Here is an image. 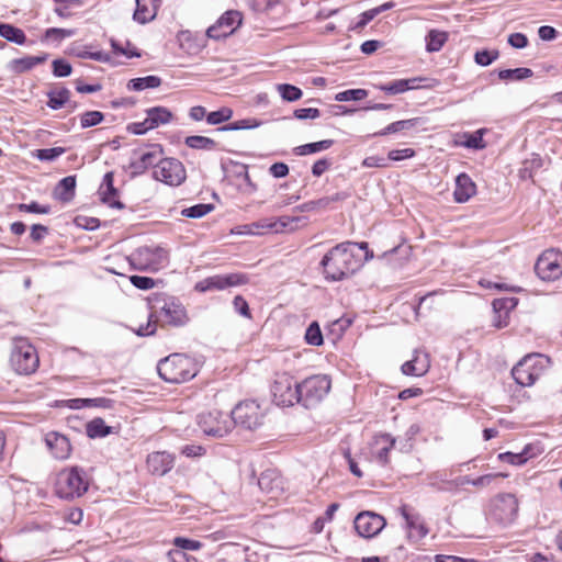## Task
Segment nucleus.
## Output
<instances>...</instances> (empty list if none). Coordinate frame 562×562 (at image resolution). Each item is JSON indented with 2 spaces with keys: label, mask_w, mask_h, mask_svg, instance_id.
I'll use <instances>...</instances> for the list:
<instances>
[{
  "label": "nucleus",
  "mask_w": 562,
  "mask_h": 562,
  "mask_svg": "<svg viewBox=\"0 0 562 562\" xmlns=\"http://www.w3.org/2000/svg\"><path fill=\"white\" fill-rule=\"evenodd\" d=\"M277 89L281 95V98L288 102H294L301 99L303 92L300 88L290 85V83H281L277 86Z\"/></svg>",
  "instance_id": "45"
},
{
  "label": "nucleus",
  "mask_w": 562,
  "mask_h": 562,
  "mask_svg": "<svg viewBox=\"0 0 562 562\" xmlns=\"http://www.w3.org/2000/svg\"><path fill=\"white\" fill-rule=\"evenodd\" d=\"M408 82L403 79H397L389 83L375 86L381 91H384L387 94H400L408 91Z\"/></svg>",
  "instance_id": "50"
},
{
  "label": "nucleus",
  "mask_w": 562,
  "mask_h": 562,
  "mask_svg": "<svg viewBox=\"0 0 562 562\" xmlns=\"http://www.w3.org/2000/svg\"><path fill=\"white\" fill-rule=\"evenodd\" d=\"M234 115L233 109L228 106H222L216 111L210 112L206 115V123L210 125H220L229 121Z\"/></svg>",
  "instance_id": "41"
},
{
  "label": "nucleus",
  "mask_w": 562,
  "mask_h": 562,
  "mask_svg": "<svg viewBox=\"0 0 562 562\" xmlns=\"http://www.w3.org/2000/svg\"><path fill=\"white\" fill-rule=\"evenodd\" d=\"M350 241L340 243L328 250L321 266L326 280L340 281L353 274L363 265L359 254L352 252Z\"/></svg>",
  "instance_id": "1"
},
{
  "label": "nucleus",
  "mask_w": 562,
  "mask_h": 562,
  "mask_svg": "<svg viewBox=\"0 0 562 562\" xmlns=\"http://www.w3.org/2000/svg\"><path fill=\"white\" fill-rule=\"evenodd\" d=\"M44 441L55 459L66 460L69 458L71 445L65 435L58 431H49L45 435Z\"/></svg>",
  "instance_id": "18"
},
{
  "label": "nucleus",
  "mask_w": 562,
  "mask_h": 562,
  "mask_svg": "<svg viewBox=\"0 0 562 562\" xmlns=\"http://www.w3.org/2000/svg\"><path fill=\"white\" fill-rule=\"evenodd\" d=\"M368 97V91L366 89H349L341 92H338L335 95V100L339 102L347 101H359Z\"/></svg>",
  "instance_id": "47"
},
{
  "label": "nucleus",
  "mask_w": 562,
  "mask_h": 562,
  "mask_svg": "<svg viewBox=\"0 0 562 562\" xmlns=\"http://www.w3.org/2000/svg\"><path fill=\"white\" fill-rule=\"evenodd\" d=\"M333 145H334L333 139H323V140L315 142V143L300 145L294 148V154L297 156H306V155L326 150V149L330 148Z\"/></svg>",
  "instance_id": "37"
},
{
  "label": "nucleus",
  "mask_w": 562,
  "mask_h": 562,
  "mask_svg": "<svg viewBox=\"0 0 562 562\" xmlns=\"http://www.w3.org/2000/svg\"><path fill=\"white\" fill-rule=\"evenodd\" d=\"M350 196L349 193L345 191L336 192L330 196H323L317 200L305 202L299 206L296 210L300 212H311L314 210H327L331 206L333 203H338L347 200Z\"/></svg>",
  "instance_id": "23"
},
{
  "label": "nucleus",
  "mask_w": 562,
  "mask_h": 562,
  "mask_svg": "<svg viewBox=\"0 0 562 562\" xmlns=\"http://www.w3.org/2000/svg\"><path fill=\"white\" fill-rule=\"evenodd\" d=\"M184 144L192 149L213 150L216 148L217 143L206 136L192 135L184 139Z\"/></svg>",
  "instance_id": "39"
},
{
  "label": "nucleus",
  "mask_w": 562,
  "mask_h": 562,
  "mask_svg": "<svg viewBox=\"0 0 562 562\" xmlns=\"http://www.w3.org/2000/svg\"><path fill=\"white\" fill-rule=\"evenodd\" d=\"M157 371L164 381L179 384L193 379L198 374V366L186 355L172 353L158 362Z\"/></svg>",
  "instance_id": "2"
},
{
  "label": "nucleus",
  "mask_w": 562,
  "mask_h": 562,
  "mask_svg": "<svg viewBox=\"0 0 562 562\" xmlns=\"http://www.w3.org/2000/svg\"><path fill=\"white\" fill-rule=\"evenodd\" d=\"M272 400L278 406L290 407L299 404V382L286 373H277L271 386Z\"/></svg>",
  "instance_id": "8"
},
{
  "label": "nucleus",
  "mask_w": 562,
  "mask_h": 562,
  "mask_svg": "<svg viewBox=\"0 0 562 562\" xmlns=\"http://www.w3.org/2000/svg\"><path fill=\"white\" fill-rule=\"evenodd\" d=\"M47 58V54H42L40 56H24L21 58L12 59L8 67L14 74H23L31 70L35 66L45 63Z\"/></svg>",
  "instance_id": "25"
},
{
  "label": "nucleus",
  "mask_w": 562,
  "mask_h": 562,
  "mask_svg": "<svg viewBox=\"0 0 562 562\" xmlns=\"http://www.w3.org/2000/svg\"><path fill=\"white\" fill-rule=\"evenodd\" d=\"M200 429L207 436L224 437L233 429L231 414L214 409L198 416Z\"/></svg>",
  "instance_id": "10"
},
{
  "label": "nucleus",
  "mask_w": 562,
  "mask_h": 562,
  "mask_svg": "<svg viewBox=\"0 0 562 562\" xmlns=\"http://www.w3.org/2000/svg\"><path fill=\"white\" fill-rule=\"evenodd\" d=\"M48 100L46 105L52 110H59L69 103L71 92L68 88L61 87L58 89L50 90L46 93Z\"/></svg>",
  "instance_id": "28"
},
{
  "label": "nucleus",
  "mask_w": 562,
  "mask_h": 562,
  "mask_svg": "<svg viewBox=\"0 0 562 562\" xmlns=\"http://www.w3.org/2000/svg\"><path fill=\"white\" fill-rule=\"evenodd\" d=\"M506 474L503 473H488L481 475L473 480L472 486L476 488H485L490 486L494 481L498 480L499 477H505Z\"/></svg>",
  "instance_id": "57"
},
{
  "label": "nucleus",
  "mask_w": 562,
  "mask_h": 562,
  "mask_svg": "<svg viewBox=\"0 0 562 562\" xmlns=\"http://www.w3.org/2000/svg\"><path fill=\"white\" fill-rule=\"evenodd\" d=\"M265 412L256 401H245L238 403L231 412V418L234 426H240L248 430H254L262 425Z\"/></svg>",
  "instance_id": "9"
},
{
  "label": "nucleus",
  "mask_w": 562,
  "mask_h": 562,
  "mask_svg": "<svg viewBox=\"0 0 562 562\" xmlns=\"http://www.w3.org/2000/svg\"><path fill=\"white\" fill-rule=\"evenodd\" d=\"M498 56L499 52L497 49H483L475 53L474 60L477 65L486 67L490 66L494 60H496Z\"/></svg>",
  "instance_id": "53"
},
{
  "label": "nucleus",
  "mask_w": 562,
  "mask_h": 562,
  "mask_svg": "<svg viewBox=\"0 0 562 562\" xmlns=\"http://www.w3.org/2000/svg\"><path fill=\"white\" fill-rule=\"evenodd\" d=\"M173 543L178 548L177 550H181V551H183V550L196 551V550L201 549V547H202V543L200 541L183 538V537L175 538Z\"/></svg>",
  "instance_id": "58"
},
{
  "label": "nucleus",
  "mask_w": 562,
  "mask_h": 562,
  "mask_svg": "<svg viewBox=\"0 0 562 562\" xmlns=\"http://www.w3.org/2000/svg\"><path fill=\"white\" fill-rule=\"evenodd\" d=\"M536 274L543 281H555L562 277V251L546 249L535 265Z\"/></svg>",
  "instance_id": "13"
},
{
  "label": "nucleus",
  "mask_w": 562,
  "mask_h": 562,
  "mask_svg": "<svg viewBox=\"0 0 562 562\" xmlns=\"http://www.w3.org/2000/svg\"><path fill=\"white\" fill-rule=\"evenodd\" d=\"M248 281V276L240 272L229 274H216L199 281L195 284L194 289L201 293L207 291H222L232 286L247 284Z\"/></svg>",
  "instance_id": "14"
},
{
  "label": "nucleus",
  "mask_w": 562,
  "mask_h": 562,
  "mask_svg": "<svg viewBox=\"0 0 562 562\" xmlns=\"http://www.w3.org/2000/svg\"><path fill=\"white\" fill-rule=\"evenodd\" d=\"M258 485L262 491L273 493L280 488V481L276 479L273 471H266L259 476Z\"/></svg>",
  "instance_id": "43"
},
{
  "label": "nucleus",
  "mask_w": 562,
  "mask_h": 562,
  "mask_svg": "<svg viewBox=\"0 0 562 562\" xmlns=\"http://www.w3.org/2000/svg\"><path fill=\"white\" fill-rule=\"evenodd\" d=\"M533 75L530 68H515V69H503L498 70L497 76L501 80H524Z\"/></svg>",
  "instance_id": "40"
},
{
  "label": "nucleus",
  "mask_w": 562,
  "mask_h": 562,
  "mask_svg": "<svg viewBox=\"0 0 562 562\" xmlns=\"http://www.w3.org/2000/svg\"><path fill=\"white\" fill-rule=\"evenodd\" d=\"M162 154V147L159 144H150L147 146L146 150H134L133 159L128 166V168L132 170V176L142 175L149 167L155 168L156 164L159 162Z\"/></svg>",
  "instance_id": "16"
},
{
  "label": "nucleus",
  "mask_w": 562,
  "mask_h": 562,
  "mask_svg": "<svg viewBox=\"0 0 562 562\" xmlns=\"http://www.w3.org/2000/svg\"><path fill=\"white\" fill-rule=\"evenodd\" d=\"M234 308L240 315L250 318V308L247 301L241 295H236L233 300Z\"/></svg>",
  "instance_id": "63"
},
{
  "label": "nucleus",
  "mask_w": 562,
  "mask_h": 562,
  "mask_svg": "<svg viewBox=\"0 0 562 562\" xmlns=\"http://www.w3.org/2000/svg\"><path fill=\"white\" fill-rule=\"evenodd\" d=\"M518 304L517 297H502L495 299L492 303L494 313L503 312L504 314L509 315L510 311H513Z\"/></svg>",
  "instance_id": "48"
},
{
  "label": "nucleus",
  "mask_w": 562,
  "mask_h": 562,
  "mask_svg": "<svg viewBox=\"0 0 562 562\" xmlns=\"http://www.w3.org/2000/svg\"><path fill=\"white\" fill-rule=\"evenodd\" d=\"M485 130H477L473 133H464L463 138L464 140L461 143L464 147L471 148V149H483L485 148L486 144L483 139Z\"/></svg>",
  "instance_id": "42"
},
{
  "label": "nucleus",
  "mask_w": 562,
  "mask_h": 562,
  "mask_svg": "<svg viewBox=\"0 0 562 562\" xmlns=\"http://www.w3.org/2000/svg\"><path fill=\"white\" fill-rule=\"evenodd\" d=\"M89 486L86 473L78 467L61 470L55 482V493L58 497L71 499L81 496Z\"/></svg>",
  "instance_id": "3"
},
{
  "label": "nucleus",
  "mask_w": 562,
  "mask_h": 562,
  "mask_svg": "<svg viewBox=\"0 0 562 562\" xmlns=\"http://www.w3.org/2000/svg\"><path fill=\"white\" fill-rule=\"evenodd\" d=\"M130 262L134 269L139 271H158L168 265L169 252L160 246H144L137 248L130 256Z\"/></svg>",
  "instance_id": "7"
},
{
  "label": "nucleus",
  "mask_w": 562,
  "mask_h": 562,
  "mask_svg": "<svg viewBox=\"0 0 562 562\" xmlns=\"http://www.w3.org/2000/svg\"><path fill=\"white\" fill-rule=\"evenodd\" d=\"M75 34L74 30L50 27L45 31V38L56 42H61L66 37H70Z\"/></svg>",
  "instance_id": "55"
},
{
  "label": "nucleus",
  "mask_w": 562,
  "mask_h": 562,
  "mask_svg": "<svg viewBox=\"0 0 562 562\" xmlns=\"http://www.w3.org/2000/svg\"><path fill=\"white\" fill-rule=\"evenodd\" d=\"M136 9L134 11L133 18L136 22L140 24L148 23L153 21L158 12V9L161 4V0H135Z\"/></svg>",
  "instance_id": "22"
},
{
  "label": "nucleus",
  "mask_w": 562,
  "mask_h": 562,
  "mask_svg": "<svg viewBox=\"0 0 562 562\" xmlns=\"http://www.w3.org/2000/svg\"><path fill=\"white\" fill-rule=\"evenodd\" d=\"M104 114L100 111H87L80 115L81 128H89L102 123Z\"/></svg>",
  "instance_id": "49"
},
{
  "label": "nucleus",
  "mask_w": 562,
  "mask_h": 562,
  "mask_svg": "<svg viewBox=\"0 0 562 562\" xmlns=\"http://www.w3.org/2000/svg\"><path fill=\"white\" fill-rule=\"evenodd\" d=\"M16 209L20 212L24 213H34V214H49L52 211L50 205H42L36 201H32L31 203H20L16 205Z\"/></svg>",
  "instance_id": "52"
},
{
  "label": "nucleus",
  "mask_w": 562,
  "mask_h": 562,
  "mask_svg": "<svg viewBox=\"0 0 562 562\" xmlns=\"http://www.w3.org/2000/svg\"><path fill=\"white\" fill-rule=\"evenodd\" d=\"M533 451V447L531 445H527L520 452L514 453L510 451L502 452L498 454V460L502 462H506L512 465H522L525 464L530 458H533L536 456Z\"/></svg>",
  "instance_id": "27"
},
{
  "label": "nucleus",
  "mask_w": 562,
  "mask_h": 562,
  "mask_svg": "<svg viewBox=\"0 0 562 562\" xmlns=\"http://www.w3.org/2000/svg\"><path fill=\"white\" fill-rule=\"evenodd\" d=\"M385 525L386 520L382 515L369 510L359 513L353 520L357 533L366 539L378 536Z\"/></svg>",
  "instance_id": "17"
},
{
  "label": "nucleus",
  "mask_w": 562,
  "mask_h": 562,
  "mask_svg": "<svg viewBox=\"0 0 562 562\" xmlns=\"http://www.w3.org/2000/svg\"><path fill=\"white\" fill-rule=\"evenodd\" d=\"M476 193V184L468 173H460L456 178L453 191L454 201L458 203L468 202Z\"/></svg>",
  "instance_id": "21"
},
{
  "label": "nucleus",
  "mask_w": 562,
  "mask_h": 562,
  "mask_svg": "<svg viewBox=\"0 0 562 562\" xmlns=\"http://www.w3.org/2000/svg\"><path fill=\"white\" fill-rule=\"evenodd\" d=\"M241 15L238 11H226L216 22V27H223L226 35H231L240 25Z\"/></svg>",
  "instance_id": "31"
},
{
  "label": "nucleus",
  "mask_w": 562,
  "mask_h": 562,
  "mask_svg": "<svg viewBox=\"0 0 562 562\" xmlns=\"http://www.w3.org/2000/svg\"><path fill=\"white\" fill-rule=\"evenodd\" d=\"M130 282L139 290H150L155 286L156 282L153 278L144 276H131Z\"/></svg>",
  "instance_id": "59"
},
{
  "label": "nucleus",
  "mask_w": 562,
  "mask_h": 562,
  "mask_svg": "<svg viewBox=\"0 0 562 562\" xmlns=\"http://www.w3.org/2000/svg\"><path fill=\"white\" fill-rule=\"evenodd\" d=\"M40 359L36 349L26 338L13 339L10 355V366L19 374L29 375L38 368Z\"/></svg>",
  "instance_id": "5"
},
{
  "label": "nucleus",
  "mask_w": 562,
  "mask_h": 562,
  "mask_svg": "<svg viewBox=\"0 0 562 562\" xmlns=\"http://www.w3.org/2000/svg\"><path fill=\"white\" fill-rule=\"evenodd\" d=\"M66 149L64 147H52L37 149L34 156L42 161H54L61 156Z\"/></svg>",
  "instance_id": "51"
},
{
  "label": "nucleus",
  "mask_w": 562,
  "mask_h": 562,
  "mask_svg": "<svg viewBox=\"0 0 562 562\" xmlns=\"http://www.w3.org/2000/svg\"><path fill=\"white\" fill-rule=\"evenodd\" d=\"M76 176H67L58 181L53 190V198L61 203L74 200L76 194Z\"/></svg>",
  "instance_id": "24"
},
{
  "label": "nucleus",
  "mask_w": 562,
  "mask_h": 562,
  "mask_svg": "<svg viewBox=\"0 0 562 562\" xmlns=\"http://www.w3.org/2000/svg\"><path fill=\"white\" fill-rule=\"evenodd\" d=\"M419 121H420L419 117L396 121V122L389 124L383 130L373 133L372 136L373 137L374 136H385V135L398 133V132H402L405 130H411V128L415 127L419 123Z\"/></svg>",
  "instance_id": "33"
},
{
  "label": "nucleus",
  "mask_w": 562,
  "mask_h": 562,
  "mask_svg": "<svg viewBox=\"0 0 562 562\" xmlns=\"http://www.w3.org/2000/svg\"><path fill=\"white\" fill-rule=\"evenodd\" d=\"M173 456L166 451H156L147 457V468L153 474L162 476L173 467Z\"/></svg>",
  "instance_id": "19"
},
{
  "label": "nucleus",
  "mask_w": 562,
  "mask_h": 562,
  "mask_svg": "<svg viewBox=\"0 0 562 562\" xmlns=\"http://www.w3.org/2000/svg\"><path fill=\"white\" fill-rule=\"evenodd\" d=\"M549 359L540 353L524 357L512 370L513 379L521 386H531L542 375Z\"/></svg>",
  "instance_id": "6"
},
{
  "label": "nucleus",
  "mask_w": 562,
  "mask_h": 562,
  "mask_svg": "<svg viewBox=\"0 0 562 562\" xmlns=\"http://www.w3.org/2000/svg\"><path fill=\"white\" fill-rule=\"evenodd\" d=\"M156 308L160 315L172 326H183L189 321L184 306L172 296H159L156 299Z\"/></svg>",
  "instance_id": "15"
},
{
  "label": "nucleus",
  "mask_w": 562,
  "mask_h": 562,
  "mask_svg": "<svg viewBox=\"0 0 562 562\" xmlns=\"http://www.w3.org/2000/svg\"><path fill=\"white\" fill-rule=\"evenodd\" d=\"M154 179L170 187H179L187 179L183 164L176 158H160L153 171Z\"/></svg>",
  "instance_id": "11"
},
{
  "label": "nucleus",
  "mask_w": 562,
  "mask_h": 562,
  "mask_svg": "<svg viewBox=\"0 0 562 562\" xmlns=\"http://www.w3.org/2000/svg\"><path fill=\"white\" fill-rule=\"evenodd\" d=\"M381 439L383 441H385L387 445L382 447L378 453H376V458L379 460L380 463H382L383 465L387 464L389 462V452L393 449L394 445H395V439L392 438L390 435L385 434L383 436H381Z\"/></svg>",
  "instance_id": "54"
},
{
  "label": "nucleus",
  "mask_w": 562,
  "mask_h": 562,
  "mask_svg": "<svg viewBox=\"0 0 562 562\" xmlns=\"http://www.w3.org/2000/svg\"><path fill=\"white\" fill-rule=\"evenodd\" d=\"M113 182V172H106L103 177V184H105L106 191L103 193L102 201L109 204L110 207L122 210L124 209V204L119 200H113V198L116 196L119 193L117 189L114 188Z\"/></svg>",
  "instance_id": "30"
},
{
  "label": "nucleus",
  "mask_w": 562,
  "mask_h": 562,
  "mask_svg": "<svg viewBox=\"0 0 562 562\" xmlns=\"http://www.w3.org/2000/svg\"><path fill=\"white\" fill-rule=\"evenodd\" d=\"M430 368V360L427 352L414 351V356L411 360L404 362L401 367L403 374L423 376Z\"/></svg>",
  "instance_id": "20"
},
{
  "label": "nucleus",
  "mask_w": 562,
  "mask_h": 562,
  "mask_svg": "<svg viewBox=\"0 0 562 562\" xmlns=\"http://www.w3.org/2000/svg\"><path fill=\"white\" fill-rule=\"evenodd\" d=\"M0 36L18 45H23L26 42L24 31L8 23H0Z\"/></svg>",
  "instance_id": "32"
},
{
  "label": "nucleus",
  "mask_w": 562,
  "mask_h": 562,
  "mask_svg": "<svg viewBox=\"0 0 562 562\" xmlns=\"http://www.w3.org/2000/svg\"><path fill=\"white\" fill-rule=\"evenodd\" d=\"M518 514V499L512 493L498 494L492 502L490 517L493 521L507 526L512 524Z\"/></svg>",
  "instance_id": "12"
},
{
  "label": "nucleus",
  "mask_w": 562,
  "mask_h": 562,
  "mask_svg": "<svg viewBox=\"0 0 562 562\" xmlns=\"http://www.w3.org/2000/svg\"><path fill=\"white\" fill-rule=\"evenodd\" d=\"M127 132L134 135H143L146 132L154 130L151 125L148 123V119L146 117L143 122H134L127 125Z\"/></svg>",
  "instance_id": "61"
},
{
  "label": "nucleus",
  "mask_w": 562,
  "mask_h": 562,
  "mask_svg": "<svg viewBox=\"0 0 562 562\" xmlns=\"http://www.w3.org/2000/svg\"><path fill=\"white\" fill-rule=\"evenodd\" d=\"M331 381L326 374H315L299 383V404L305 408L317 406L329 393Z\"/></svg>",
  "instance_id": "4"
},
{
  "label": "nucleus",
  "mask_w": 562,
  "mask_h": 562,
  "mask_svg": "<svg viewBox=\"0 0 562 562\" xmlns=\"http://www.w3.org/2000/svg\"><path fill=\"white\" fill-rule=\"evenodd\" d=\"M448 40V34L442 31L430 30L426 35V49L434 53L439 52Z\"/></svg>",
  "instance_id": "38"
},
{
  "label": "nucleus",
  "mask_w": 562,
  "mask_h": 562,
  "mask_svg": "<svg viewBox=\"0 0 562 562\" xmlns=\"http://www.w3.org/2000/svg\"><path fill=\"white\" fill-rule=\"evenodd\" d=\"M48 234V227L42 224H33L31 226L30 237L34 243H41Z\"/></svg>",
  "instance_id": "64"
},
{
  "label": "nucleus",
  "mask_w": 562,
  "mask_h": 562,
  "mask_svg": "<svg viewBox=\"0 0 562 562\" xmlns=\"http://www.w3.org/2000/svg\"><path fill=\"white\" fill-rule=\"evenodd\" d=\"M145 112L148 119V123L153 128L168 124L173 119L172 112L165 106H153L147 109Z\"/></svg>",
  "instance_id": "26"
},
{
  "label": "nucleus",
  "mask_w": 562,
  "mask_h": 562,
  "mask_svg": "<svg viewBox=\"0 0 562 562\" xmlns=\"http://www.w3.org/2000/svg\"><path fill=\"white\" fill-rule=\"evenodd\" d=\"M415 156V150L413 148H404V149H393L389 151L387 161H400L403 159L412 158Z\"/></svg>",
  "instance_id": "60"
},
{
  "label": "nucleus",
  "mask_w": 562,
  "mask_h": 562,
  "mask_svg": "<svg viewBox=\"0 0 562 562\" xmlns=\"http://www.w3.org/2000/svg\"><path fill=\"white\" fill-rule=\"evenodd\" d=\"M161 85V78L158 76H146L131 79L127 83V89L132 91H143L148 88H158Z\"/></svg>",
  "instance_id": "35"
},
{
  "label": "nucleus",
  "mask_w": 562,
  "mask_h": 562,
  "mask_svg": "<svg viewBox=\"0 0 562 562\" xmlns=\"http://www.w3.org/2000/svg\"><path fill=\"white\" fill-rule=\"evenodd\" d=\"M305 341L311 346H321L324 342L323 334L317 322L310 324L305 331Z\"/></svg>",
  "instance_id": "46"
},
{
  "label": "nucleus",
  "mask_w": 562,
  "mask_h": 562,
  "mask_svg": "<svg viewBox=\"0 0 562 562\" xmlns=\"http://www.w3.org/2000/svg\"><path fill=\"white\" fill-rule=\"evenodd\" d=\"M52 66H53V75L55 77H59V78L67 77L72 71L71 65L63 58L55 59L53 61Z\"/></svg>",
  "instance_id": "56"
},
{
  "label": "nucleus",
  "mask_w": 562,
  "mask_h": 562,
  "mask_svg": "<svg viewBox=\"0 0 562 562\" xmlns=\"http://www.w3.org/2000/svg\"><path fill=\"white\" fill-rule=\"evenodd\" d=\"M263 124L262 121L256 117H247L239 121H235L225 125H222L216 128L217 132H232V131H240V130H252L261 126Z\"/></svg>",
  "instance_id": "36"
},
{
  "label": "nucleus",
  "mask_w": 562,
  "mask_h": 562,
  "mask_svg": "<svg viewBox=\"0 0 562 562\" xmlns=\"http://www.w3.org/2000/svg\"><path fill=\"white\" fill-rule=\"evenodd\" d=\"M86 432L91 439L103 438L112 432V427L105 425L102 418L95 417L86 425Z\"/></svg>",
  "instance_id": "34"
},
{
  "label": "nucleus",
  "mask_w": 562,
  "mask_h": 562,
  "mask_svg": "<svg viewBox=\"0 0 562 562\" xmlns=\"http://www.w3.org/2000/svg\"><path fill=\"white\" fill-rule=\"evenodd\" d=\"M402 516L404 517L406 521V526L411 530H416L419 538L426 537L428 533L427 527L422 522L420 517L418 514L411 513V507L407 505H403L401 507Z\"/></svg>",
  "instance_id": "29"
},
{
  "label": "nucleus",
  "mask_w": 562,
  "mask_h": 562,
  "mask_svg": "<svg viewBox=\"0 0 562 562\" xmlns=\"http://www.w3.org/2000/svg\"><path fill=\"white\" fill-rule=\"evenodd\" d=\"M214 210V205L210 203H199L193 206L183 209L181 215L189 218H201Z\"/></svg>",
  "instance_id": "44"
},
{
  "label": "nucleus",
  "mask_w": 562,
  "mask_h": 562,
  "mask_svg": "<svg viewBox=\"0 0 562 562\" xmlns=\"http://www.w3.org/2000/svg\"><path fill=\"white\" fill-rule=\"evenodd\" d=\"M366 168H386L389 167L387 158L380 156H368L362 160Z\"/></svg>",
  "instance_id": "62"
}]
</instances>
